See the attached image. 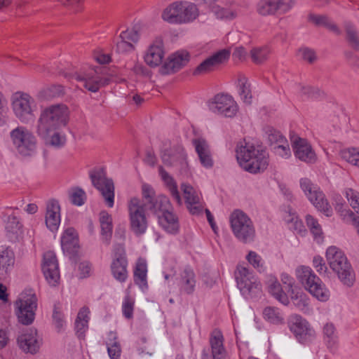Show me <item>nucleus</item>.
Instances as JSON below:
<instances>
[{"label":"nucleus","mask_w":359,"mask_h":359,"mask_svg":"<svg viewBox=\"0 0 359 359\" xmlns=\"http://www.w3.org/2000/svg\"><path fill=\"white\" fill-rule=\"evenodd\" d=\"M69 110L63 104H56L43 108L37 119L35 130L39 137H46L48 132L60 130L68 122Z\"/></svg>","instance_id":"obj_1"},{"label":"nucleus","mask_w":359,"mask_h":359,"mask_svg":"<svg viewBox=\"0 0 359 359\" xmlns=\"http://www.w3.org/2000/svg\"><path fill=\"white\" fill-rule=\"evenodd\" d=\"M236 156L240 166L252 174L264 171L269 165L267 151L249 143L238 144L236 149Z\"/></svg>","instance_id":"obj_2"},{"label":"nucleus","mask_w":359,"mask_h":359,"mask_svg":"<svg viewBox=\"0 0 359 359\" xmlns=\"http://www.w3.org/2000/svg\"><path fill=\"white\" fill-rule=\"evenodd\" d=\"M13 151L23 158H33L39 151V142L33 131L23 125L13 128L8 135Z\"/></svg>","instance_id":"obj_3"},{"label":"nucleus","mask_w":359,"mask_h":359,"mask_svg":"<svg viewBox=\"0 0 359 359\" xmlns=\"http://www.w3.org/2000/svg\"><path fill=\"white\" fill-rule=\"evenodd\" d=\"M325 257L341 283L347 287L353 286L355 280V272L344 251L335 245L329 246L325 252Z\"/></svg>","instance_id":"obj_4"},{"label":"nucleus","mask_w":359,"mask_h":359,"mask_svg":"<svg viewBox=\"0 0 359 359\" xmlns=\"http://www.w3.org/2000/svg\"><path fill=\"white\" fill-rule=\"evenodd\" d=\"M10 101L13 115L20 122L27 124L34 120L38 105L29 93L17 91L11 95Z\"/></svg>","instance_id":"obj_5"},{"label":"nucleus","mask_w":359,"mask_h":359,"mask_svg":"<svg viewBox=\"0 0 359 359\" xmlns=\"http://www.w3.org/2000/svg\"><path fill=\"white\" fill-rule=\"evenodd\" d=\"M198 15V9L194 4L177 1L164 8L161 18L170 24L181 25L194 21Z\"/></svg>","instance_id":"obj_6"},{"label":"nucleus","mask_w":359,"mask_h":359,"mask_svg":"<svg viewBox=\"0 0 359 359\" xmlns=\"http://www.w3.org/2000/svg\"><path fill=\"white\" fill-rule=\"evenodd\" d=\"M62 74L69 79H75L77 81L81 82L85 88L93 93L97 92L100 88L108 85L111 81L106 68L102 67L88 71L82 69L79 74L67 72H62Z\"/></svg>","instance_id":"obj_7"},{"label":"nucleus","mask_w":359,"mask_h":359,"mask_svg":"<svg viewBox=\"0 0 359 359\" xmlns=\"http://www.w3.org/2000/svg\"><path fill=\"white\" fill-rule=\"evenodd\" d=\"M289 330L299 344L309 346L317 339V332L305 318L299 314H292L287 322Z\"/></svg>","instance_id":"obj_8"},{"label":"nucleus","mask_w":359,"mask_h":359,"mask_svg":"<svg viewBox=\"0 0 359 359\" xmlns=\"http://www.w3.org/2000/svg\"><path fill=\"white\" fill-rule=\"evenodd\" d=\"M37 297L32 290L22 292L15 302V313L18 321L23 325L32 324L37 309Z\"/></svg>","instance_id":"obj_9"},{"label":"nucleus","mask_w":359,"mask_h":359,"mask_svg":"<svg viewBox=\"0 0 359 359\" xmlns=\"http://www.w3.org/2000/svg\"><path fill=\"white\" fill-rule=\"evenodd\" d=\"M299 183L301 189L310 203L324 215L331 217L333 215L332 208L320 187L308 178H302Z\"/></svg>","instance_id":"obj_10"},{"label":"nucleus","mask_w":359,"mask_h":359,"mask_svg":"<svg viewBox=\"0 0 359 359\" xmlns=\"http://www.w3.org/2000/svg\"><path fill=\"white\" fill-rule=\"evenodd\" d=\"M230 223L234 236L243 243L254 241L255 229L250 218L241 210L233 211L230 217Z\"/></svg>","instance_id":"obj_11"},{"label":"nucleus","mask_w":359,"mask_h":359,"mask_svg":"<svg viewBox=\"0 0 359 359\" xmlns=\"http://www.w3.org/2000/svg\"><path fill=\"white\" fill-rule=\"evenodd\" d=\"M238 287L243 295L254 297L262 292V285L259 278L248 268L239 265L235 272Z\"/></svg>","instance_id":"obj_12"},{"label":"nucleus","mask_w":359,"mask_h":359,"mask_svg":"<svg viewBox=\"0 0 359 359\" xmlns=\"http://www.w3.org/2000/svg\"><path fill=\"white\" fill-rule=\"evenodd\" d=\"M210 111L225 118H233L239 107L234 97L229 93H220L213 96L208 102Z\"/></svg>","instance_id":"obj_13"},{"label":"nucleus","mask_w":359,"mask_h":359,"mask_svg":"<svg viewBox=\"0 0 359 359\" xmlns=\"http://www.w3.org/2000/svg\"><path fill=\"white\" fill-rule=\"evenodd\" d=\"M130 226L137 235L143 234L147 229L146 217L147 204L139 198H131L128 205Z\"/></svg>","instance_id":"obj_14"},{"label":"nucleus","mask_w":359,"mask_h":359,"mask_svg":"<svg viewBox=\"0 0 359 359\" xmlns=\"http://www.w3.org/2000/svg\"><path fill=\"white\" fill-rule=\"evenodd\" d=\"M90 177L93 185L100 191L107 207L114 205L115 188L113 180L107 177L103 169H97L90 172Z\"/></svg>","instance_id":"obj_15"},{"label":"nucleus","mask_w":359,"mask_h":359,"mask_svg":"<svg viewBox=\"0 0 359 359\" xmlns=\"http://www.w3.org/2000/svg\"><path fill=\"white\" fill-rule=\"evenodd\" d=\"M17 344L22 352L35 355L40 351L43 346V339L36 329L31 327L18 335Z\"/></svg>","instance_id":"obj_16"},{"label":"nucleus","mask_w":359,"mask_h":359,"mask_svg":"<svg viewBox=\"0 0 359 359\" xmlns=\"http://www.w3.org/2000/svg\"><path fill=\"white\" fill-rule=\"evenodd\" d=\"M165 50L163 40L158 36L152 40L142 54L145 64L151 68L161 65L165 60Z\"/></svg>","instance_id":"obj_17"},{"label":"nucleus","mask_w":359,"mask_h":359,"mask_svg":"<svg viewBox=\"0 0 359 359\" xmlns=\"http://www.w3.org/2000/svg\"><path fill=\"white\" fill-rule=\"evenodd\" d=\"M2 218L5 222L7 237L12 242L19 241L23 236L24 228L16 210L7 208L4 210Z\"/></svg>","instance_id":"obj_18"},{"label":"nucleus","mask_w":359,"mask_h":359,"mask_svg":"<svg viewBox=\"0 0 359 359\" xmlns=\"http://www.w3.org/2000/svg\"><path fill=\"white\" fill-rule=\"evenodd\" d=\"M41 268L48 285L52 287L57 286L59 284L60 275L55 252L49 250L43 254Z\"/></svg>","instance_id":"obj_19"},{"label":"nucleus","mask_w":359,"mask_h":359,"mask_svg":"<svg viewBox=\"0 0 359 359\" xmlns=\"http://www.w3.org/2000/svg\"><path fill=\"white\" fill-rule=\"evenodd\" d=\"M230 54V50L226 48L215 52L195 68L194 74L201 75L215 71L218 67L229 60Z\"/></svg>","instance_id":"obj_20"},{"label":"nucleus","mask_w":359,"mask_h":359,"mask_svg":"<svg viewBox=\"0 0 359 359\" xmlns=\"http://www.w3.org/2000/svg\"><path fill=\"white\" fill-rule=\"evenodd\" d=\"M181 189L183 193L185 204L191 214L198 215L204 209V203L201 193L187 184H182Z\"/></svg>","instance_id":"obj_21"},{"label":"nucleus","mask_w":359,"mask_h":359,"mask_svg":"<svg viewBox=\"0 0 359 359\" xmlns=\"http://www.w3.org/2000/svg\"><path fill=\"white\" fill-rule=\"evenodd\" d=\"M292 147L296 158L306 163H314L317 155L309 141L304 138L297 137L292 140Z\"/></svg>","instance_id":"obj_22"},{"label":"nucleus","mask_w":359,"mask_h":359,"mask_svg":"<svg viewBox=\"0 0 359 359\" xmlns=\"http://www.w3.org/2000/svg\"><path fill=\"white\" fill-rule=\"evenodd\" d=\"M15 264V255L12 247L0 245V281L6 280L11 276Z\"/></svg>","instance_id":"obj_23"},{"label":"nucleus","mask_w":359,"mask_h":359,"mask_svg":"<svg viewBox=\"0 0 359 359\" xmlns=\"http://www.w3.org/2000/svg\"><path fill=\"white\" fill-rule=\"evenodd\" d=\"M190 55L187 50H181L171 54L161 69L164 74H169L178 71L189 61Z\"/></svg>","instance_id":"obj_24"},{"label":"nucleus","mask_w":359,"mask_h":359,"mask_svg":"<svg viewBox=\"0 0 359 359\" xmlns=\"http://www.w3.org/2000/svg\"><path fill=\"white\" fill-rule=\"evenodd\" d=\"M139 39V32L135 29H127L121 32L116 43V51L122 54L133 52L135 50L134 43Z\"/></svg>","instance_id":"obj_25"},{"label":"nucleus","mask_w":359,"mask_h":359,"mask_svg":"<svg viewBox=\"0 0 359 359\" xmlns=\"http://www.w3.org/2000/svg\"><path fill=\"white\" fill-rule=\"evenodd\" d=\"M46 227L53 233L57 231L61 223L60 206L58 201L50 200L46 204L45 214Z\"/></svg>","instance_id":"obj_26"},{"label":"nucleus","mask_w":359,"mask_h":359,"mask_svg":"<svg viewBox=\"0 0 359 359\" xmlns=\"http://www.w3.org/2000/svg\"><path fill=\"white\" fill-rule=\"evenodd\" d=\"M161 158L165 165L186 168L188 165L187 155L183 149H169L161 151Z\"/></svg>","instance_id":"obj_27"},{"label":"nucleus","mask_w":359,"mask_h":359,"mask_svg":"<svg viewBox=\"0 0 359 359\" xmlns=\"http://www.w3.org/2000/svg\"><path fill=\"white\" fill-rule=\"evenodd\" d=\"M192 144L202 166L206 169L212 168L214 161L207 141L204 138L197 137L192 140Z\"/></svg>","instance_id":"obj_28"},{"label":"nucleus","mask_w":359,"mask_h":359,"mask_svg":"<svg viewBox=\"0 0 359 359\" xmlns=\"http://www.w3.org/2000/svg\"><path fill=\"white\" fill-rule=\"evenodd\" d=\"M332 202L337 214L344 222L352 224L356 221V215L349 208L341 195L334 194Z\"/></svg>","instance_id":"obj_29"},{"label":"nucleus","mask_w":359,"mask_h":359,"mask_svg":"<svg viewBox=\"0 0 359 359\" xmlns=\"http://www.w3.org/2000/svg\"><path fill=\"white\" fill-rule=\"evenodd\" d=\"M61 247L65 253L73 254L79 247V236L73 227L65 228L60 237Z\"/></svg>","instance_id":"obj_30"},{"label":"nucleus","mask_w":359,"mask_h":359,"mask_svg":"<svg viewBox=\"0 0 359 359\" xmlns=\"http://www.w3.org/2000/svg\"><path fill=\"white\" fill-rule=\"evenodd\" d=\"M283 219L289 229L295 233L303 234L306 232L304 224L297 212L291 207H287L283 214Z\"/></svg>","instance_id":"obj_31"},{"label":"nucleus","mask_w":359,"mask_h":359,"mask_svg":"<svg viewBox=\"0 0 359 359\" xmlns=\"http://www.w3.org/2000/svg\"><path fill=\"white\" fill-rule=\"evenodd\" d=\"M177 285L182 293L192 294L196 285V278L194 271L190 268H185L180 274Z\"/></svg>","instance_id":"obj_32"},{"label":"nucleus","mask_w":359,"mask_h":359,"mask_svg":"<svg viewBox=\"0 0 359 359\" xmlns=\"http://www.w3.org/2000/svg\"><path fill=\"white\" fill-rule=\"evenodd\" d=\"M266 285L269 293L280 304L285 306H287L290 304V298L283 290L281 285L276 276L271 274L267 276Z\"/></svg>","instance_id":"obj_33"},{"label":"nucleus","mask_w":359,"mask_h":359,"mask_svg":"<svg viewBox=\"0 0 359 359\" xmlns=\"http://www.w3.org/2000/svg\"><path fill=\"white\" fill-rule=\"evenodd\" d=\"M158 222L159 226L169 234L175 235L180 231V224L179 218L173 210L159 215Z\"/></svg>","instance_id":"obj_34"},{"label":"nucleus","mask_w":359,"mask_h":359,"mask_svg":"<svg viewBox=\"0 0 359 359\" xmlns=\"http://www.w3.org/2000/svg\"><path fill=\"white\" fill-rule=\"evenodd\" d=\"M290 299L294 306L304 313H309L311 309L310 306V298L300 289H292L289 290Z\"/></svg>","instance_id":"obj_35"},{"label":"nucleus","mask_w":359,"mask_h":359,"mask_svg":"<svg viewBox=\"0 0 359 359\" xmlns=\"http://www.w3.org/2000/svg\"><path fill=\"white\" fill-rule=\"evenodd\" d=\"M128 262L125 254H121L114 259L111 265V270L114 278L121 283H123L128 278Z\"/></svg>","instance_id":"obj_36"},{"label":"nucleus","mask_w":359,"mask_h":359,"mask_svg":"<svg viewBox=\"0 0 359 359\" xmlns=\"http://www.w3.org/2000/svg\"><path fill=\"white\" fill-rule=\"evenodd\" d=\"M134 281L142 292L148 290L147 264L145 259L140 258L134 271Z\"/></svg>","instance_id":"obj_37"},{"label":"nucleus","mask_w":359,"mask_h":359,"mask_svg":"<svg viewBox=\"0 0 359 359\" xmlns=\"http://www.w3.org/2000/svg\"><path fill=\"white\" fill-rule=\"evenodd\" d=\"M311 296L321 302H327L330 300L331 292L325 284L320 278L306 289Z\"/></svg>","instance_id":"obj_38"},{"label":"nucleus","mask_w":359,"mask_h":359,"mask_svg":"<svg viewBox=\"0 0 359 359\" xmlns=\"http://www.w3.org/2000/svg\"><path fill=\"white\" fill-rule=\"evenodd\" d=\"M297 280L307 289L313 283L319 278L313 272L311 267L304 265L297 266L294 272Z\"/></svg>","instance_id":"obj_39"},{"label":"nucleus","mask_w":359,"mask_h":359,"mask_svg":"<svg viewBox=\"0 0 359 359\" xmlns=\"http://www.w3.org/2000/svg\"><path fill=\"white\" fill-rule=\"evenodd\" d=\"M90 319V311L88 307H81L75 320V330L79 337H83L88 330V323Z\"/></svg>","instance_id":"obj_40"},{"label":"nucleus","mask_w":359,"mask_h":359,"mask_svg":"<svg viewBox=\"0 0 359 359\" xmlns=\"http://www.w3.org/2000/svg\"><path fill=\"white\" fill-rule=\"evenodd\" d=\"M158 173L165 186L168 189L173 198L179 205H181L182 203V200L178 191L177 183L173 177L168 173L162 166H159Z\"/></svg>","instance_id":"obj_41"},{"label":"nucleus","mask_w":359,"mask_h":359,"mask_svg":"<svg viewBox=\"0 0 359 359\" xmlns=\"http://www.w3.org/2000/svg\"><path fill=\"white\" fill-rule=\"evenodd\" d=\"M305 221L313 241L318 244H322L325 241V234L318 220L311 215H306Z\"/></svg>","instance_id":"obj_42"},{"label":"nucleus","mask_w":359,"mask_h":359,"mask_svg":"<svg viewBox=\"0 0 359 359\" xmlns=\"http://www.w3.org/2000/svg\"><path fill=\"white\" fill-rule=\"evenodd\" d=\"M151 211L158 217L167 212L173 210L169 199L165 196H158L154 201H152L148 206Z\"/></svg>","instance_id":"obj_43"},{"label":"nucleus","mask_w":359,"mask_h":359,"mask_svg":"<svg viewBox=\"0 0 359 359\" xmlns=\"http://www.w3.org/2000/svg\"><path fill=\"white\" fill-rule=\"evenodd\" d=\"M101 236L104 242L108 243L111 239L113 230L112 217L107 211L103 210L100 213L99 217Z\"/></svg>","instance_id":"obj_44"},{"label":"nucleus","mask_w":359,"mask_h":359,"mask_svg":"<svg viewBox=\"0 0 359 359\" xmlns=\"http://www.w3.org/2000/svg\"><path fill=\"white\" fill-rule=\"evenodd\" d=\"M263 318L269 323L280 325L285 321V314L278 307L269 306L265 307L262 311Z\"/></svg>","instance_id":"obj_45"},{"label":"nucleus","mask_w":359,"mask_h":359,"mask_svg":"<svg viewBox=\"0 0 359 359\" xmlns=\"http://www.w3.org/2000/svg\"><path fill=\"white\" fill-rule=\"evenodd\" d=\"M238 93L241 100L245 104H250L252 102V95L250 88V83L245 76H241L237 81L236 84Z\"/></svg>","instance_id":"obj_46"},{"label":"nucleus","mask_w":359,"mask_h":359,"mask_svg":"<svg viewBox=\"0 0 359 359\" xmlns=\"http://www.w3.org/2000/svg\"><path fill=\"white\" fill-rule=\"evenodd\" d=\"M324 341L330 349L334 348L339 342L338 334L333 323H327L323 327Z\"/></svg>","instance_id":"obj_47"},{"label":"nucleus","mask_w":359,"mask_h":359,"mask_svg":"<svg viewBox=\"0 0 359 359\" xmlns=\"http://www.w3.org/2000/svg\"><path fill=\"white\" fill-rule=\"evenodd\" d=\"M106 346L109 356L111 359H119L121 353V348L117 339L116 332H109L106 340Z\"/></svg>","instance_id":"obj_48"},{"label":"nucleus","mask_w":359,"mask_h":359,"mask_svg":"<svg viewBox=\"0 0 359 359\" xmlns=\"http://www.w3.org/2000/svg\"><path fill=\"white\" fill-rule=\"evenodd\" d=\"M339 156L348 165L359 168V147L343 149L340 151Z\"/></svg>","instance_id":"obj_49"},{"label":"nucleus","mask_w":359,"mask_h":359,"mask_svg":"<svg viewBox=\"0 0 359 359\" xmlns=\"http://www.w3.org/2000/svg\"><path fill=\"white\" fill-rule=\"evenodd\" d=\"M39 137L44 140L46 144L57 149L64 147L67 140L66 135L60 130L48 132L46 137Z\"/></svg>","instance_id":"obj_50"},{"label":"nucleus","mask_w":359,"mask_h":359,"mask_svg":"<svg viewBox=\"0 0 359 359\" xmlns=\"http://www.w3.org/2000/svg\"><path fill=\"white\" fill-rule=\"evenodd\" d=\"M135 299L127 291L122 302L121 310L123 316L127 319H131L133 317V311Z\"/></svg>","instance_id":"obj_51"},{"label":"nucleus","mask_w":359,"mask_h":359,"mask_svg":"<svg viewBox=\"0 0 359 359\" xmlns=\"http://www.w3.org/2000/svg\"><path fill=\"white\" fill-rule=\"evenodd\" d=\"M348 205L359 214V191L352 188H345L342 191Z\"/></svg>","instance_id":"obj_52"},{"label":"nucleus","mask_w":359,"mask_h":359,"mask_svg":"<svg viewBox=\"0 0 359 359\" xmlns=\"http://www.w3.org/2000/svg\"><path fill=\"white\" fill-rule=\"evenodd\" d=\"M311 22L318 26H323L326 28L334 32H338V28L327 16L311 14L309 16Z\"/></svg>","instance_id":"obj_53"},{"label":"nucleus","mask_w":359,"mask_h":359,"mask_svg":"<svg viewBox=\"0 0 359 359\" xmlns=\"http://www.w3.org/2000/svg\"><path fill=\"white\" fill-rule=\"evenodd\" d=\"M209 342L211 348V351L225 348L224 342V338L222 332L218 330H214L210 335Z\"/></svg>","instance_id":"obj_54"},{"label":"nucleus","mask_w":359,"mask_h":359,"mask_svg":"<svg viewBox=\"0 0 359 359\" xmlns=\"http://www.w3.org/2000/svg\"><path fill=\"white\" fill-rule=\"evenodd\" d=\"M69 197L72 203L77 206L83 205L86 200V192L79 187L72 188L69 191Z\"/></svg>","instance_id":"obj_55"},{"label":"nucleus","mask_w":359,"mask_h":359,"mask_svg":"<svg viewBox=\"0 0 359 359\" xmlns=\"http://www.w3.org/2000/svg\"><path fill=\"white\" fill-rule=\"evenodd\" d=\"M257 11L263 15L274 14L278 11L276 0H261L257 5Z\"/></svg>","instance_id":"obj_56"},{"label":"nucleus","mask_w":359,"mask_h":359,"mask_svg":"<svg viewBox=\"0 0 359 359\" xmlns=\"http://www.w3.org/2000/svg\"><path fill=\"white\" fill-rule=\"evenodd\" d=\"M246 259L259 272L264 271V262L262 257L255 251H250L246 255Z\"/></svg>","instance_id":"obj_57"},{"label":"nucleus","mask_w":359,"mask_h":359,"mask_svg":"<svg viewBox=\"0 0 359 359\" xmlns=\"http://www.w3.org/2000/svg\"><path fill=\"white\" fill-rule=\"evenodd\" d=\"M272 149L276 156L285 159L289 158L292 155L287 139L283 140L279 144L273 146Z\"/></svg>","instance_id":"obj_58"},{"label":"nucleus","mask_w":359,"mask_h":359,"mask_svg":"<svg viewBox=\"0 0 359 359\" xmlns=\"http://www.w3.org/2000/svg\"><path fill=\"white\" fill-rule=\"evenodd\" d=\"M270 51L267 47L254 48L250 52L252 60L255 63H261L264 61Z\"/></svg>","instance_id":"obj_59"},{"label":"nucleus","mask_w":359,"mask_h":359,"mask_svg":"<svg viewBox=\"0 0 359 359\" xmlns=\"http://www.w3.org/2000/svg\"><path fill=\"white\" fill-rule=\"evenodd\" d=\"M313 266L320 275L325 274L327 271V268L323 258L319 255L315 256L313 257Z\"/></svg>","instance_id":"obj_60"},{"label":"nucleus","mask_w":359,"mask_h":359,"mask_svg":"<svg viewBox=\"0 0 359 359\" xmlns=\"http://www.w3.org/2000/svg\"><path fill=\"white\" fill-rule=\"evenodd\" d=\"M212 12L219 18L232 19L236 14L227 9L219 8V6H214L212 8Z\"/></svg>","instance_id":"obj_61"},{"label":"nucleus","mask_w":359,"mask_h":359,"mask_svg":"<svg viewBox=\"0 0 359 359\" xmlns=\"http://www.w3.org/2000/svg\"><path fill=\"white\" fill-rule=\"evenodd\" d=\"M277 10L280 13H286L289 11L294 6V0H276Z\"/></svg>","instance_id":"obj_62"},{"label":"nucleus","mask_w":359,"mask_h":359,"mask_svg":"<svg viewBox=\"0 0 359 359\" xmlns=\"http://www.w3.org/2000/svg\"><path fill=\"white\" fill-rule=\"evenodd\" d=\"M142 196L146 201H143L147 204V207L148 205L151 203L153 201V197L154 195V191L151 186L148 184H144L142 187Z\"/></svg>","instance_id":"obj_63"},{"label":"nucleus","mask_w":359,"mask_h":359,"mask_svg":"<svg viewBox=\"0 0 359 359\" xmlns=\"http://www.w3.org/2000/svg\"><path fill=\"white\" fill-rule=\"evenodd\" d=\"M269 141L270 142L272 147L279 144L283 140H286L279 131L271 130L268 135Z\"/></svg>","instance_id":"obj_64"}]
</instances>
